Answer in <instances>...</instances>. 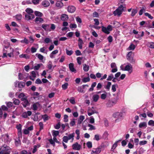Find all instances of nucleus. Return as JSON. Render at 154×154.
<instances>
[{
	"instance_id": "53",
	"label": "nucleus",
	"mask_w": 154,
	"mask_h": 154,
	"mask_svg": "<svg viewBox=\"0 0 154 154\" xmlns=\"http://www.w3.org/2000/svg\"><path fill=\"white\" fill-rule=\"evenodd\" d=\"M69 101L72 104H75V99L73 97H71L69 100Z\"/></svg>"
},
{
	"instance_id": "60",
	"label": "nucleus",
	"mask_w": 154,
	"mask_h": 154,
	"mask_svg": "<svg viewBox=\"0 0 154 154\" xmlns=\"http://www.w3.org/2000/svg\"><path fill=\"white\" fill-rule=\"evenodd\" d=\"M7 106L8 108H10L12 106L13 104L12 102H8L6 103Z\"/></svg>"
},
{
	"instance_id": "23",
	"label": "nucleus",
	"mask_w": 154,
	"mask_h": 154,
	"mask_svg": "<svg viewBox=\"0 0 154 154\" xmlns=\"http://www.w3.org/2000/svg\"><path fill=\"white\" fill-rule=\"evenodd\" d=\"M85 119V116H79L78 120V124H80L82 122V121Z\"/></svg>"
},
{
	"instance_id": "26",
	"label": "nucleus",
	"mask_w": 154,
	"mask_h": 154,
	"mask_svg": "<svg viewBox=\"0 0 154 154\" xmlns=\"http://www.w3.org/2000/svg\"><path fill=\"white\" fill-rule=\"evenodd\" d=\"M75 136V133H72L69 134L68 136H67V137L68 138L69 140L70 139L71 140V142H73L74 140V137Z\"/></svg>"
},
{
	"instance_id": "48",
	"label": "nucleus",
	"mask_w": 154,
	"mask_h": 154,
	"mask_svg": "<svg viewBox=\"0 0 154 154\" xmlns=\"http://www.w3.org/2000/svg\"><path fill=\"white\" fill-rule=\"evenodd\" d=\"M137 10L136 9H133L131 12V16L134 17L137 13Z\"/></svg>"
},
{
	"instance_id": "61",
	"label": "nucleus",
	"mask_w": 154,
	"mask_h": 154,
	"mask_svg": "<svg viewBox=\"0 0 154 154\" xmlns=\"http://www.w3.org/2000/svg\"><path fill=\"white\" fill-rule=\"evenodd\" d=\"M118 141H117L114 143L112 145L111 149H114L117 146Z\"/></svg>"
},
{
	"instance_id": "55",
	"label": "nucleus",
	"mask_w": 154,
	"mask_h": 154,
	"mask_svg": "<svg viewBox=\"0 0 154 154\" xmlns=\"http://www.w3.org/2000/svg\"><path fill=\"white\" fill-rule=\"evenodd\" d=\"M148 124L149 125L154 126V121L152 120H150L148 122Z\"/></svg>"
},
{
	"instance_id": "13",
	"label": "nucleus",
	"mask_w": 154,
	"mask_h": 154,
	"mask_svg": "<svg viewBox=\"0 0 154 154\" xmlns=\"http://www.w3.org/2000/svg\"><path fill=\"white\" fill-rule=\"evenodd\" d=\"M61 19L63 21H66L68 20L69 18L68 15L65 14H63L61 15L60 17Z\"/></svg>"
},
{
	"instance_id": "4",
	"label": "nucleus",
	"mask_w": 154,
	"mask_h": 154,
	"mask_svg": "<svg viewBox=\"0 0 154 154\" xmlns=\"http://www.w3.org/2000/svg\"><path fill=\"white\" fill-rule=\"evenodd\" d=\"M101 28L102 31L107 34H109L110 33V31H111L112 29V26L110 25H108L107 27L102 26Z\"/></svg>"
},
{
	"instance_id": "28",
	"label": "nucleus",
	"mask_w": 154,
	"mask_h": 154,
	"mask_svg": "<svg viewBox=\"0 0 154 154\" xmlns=\"http://www.w3.org/2000/svg\"><path fill=\"white\" fill-rule=\"evenodd\" d=\"M42 118L44 122L48 121L50 118V117L46 114L42 115Z\"/></svg>"
},
{
	"instance_id": "14",
	"label": "nucleus",
	"mask_w": 154,
	"mask_h": 154,
	"mask_svg": "<svg viewBox=\"0 0 154 154\" xmlns=\"http://www.w3.org/2000/svg\"><path fill=\"white\" fill-rule=\"evenodd\" d=\"M101 146H100L95 149L92 150V152L97 154H99L101 151Z\"/></svg>"
},
{
	"instance_id": "52",
	"label": "nucleus",
	"mask_w": 154,
	"mask_h": 154,
	"mask_svg": "<svg viewBox=\"0 0 154 154\" xmlns=\"http://www.w3.org/2000/svg\"><path fill=\"white\" fill-rule=\"evenodd\" d=\"M40 2V0H32V3H33L34 5L38 4Z\"/></svg>"
},
{
	"instance_id": "3",
	"label": "nucleus",
	"mask_w": 154,
	"mask_h": 154,
	"mask_svg": "<svg viewBox=\"0 0 154 154\" xmlns=\"http://www.w3.org/2000/svg\"><path fill=\"white\" fill-rule=\"evenodd\" d=\"M121 69L123 71H127L131 73L132 72V66L131 64L128 63L125 67L124 66V65H122L120 67Z\"/></svg>"
},
{
	"instance_id": "18",
	"label": "nucleus",
	"mask_w": 154,
	"mask_h": 154,
	"mask_svg": "<svg viewBox=\"0 0 154 154\" xmlns=\"http://www.w3.org/2000/svg\"><path fill=\"white\" fill-rule=\"evenodd\" d=\"M99 98V95L98 94H94L92 96V99L94 102H97Z\"/></svg>"
},
{
	"instance_id": "45",
	"label": "nucleus",
	"mask_w": 154,
	"mask_h": 154,
	"mask_svg": "<svg viewBox=\"0 0 154 154\" xmlns=\"http://www.w3.org/2000/svg\"><path fill=\"white\" fill-rule=\"evenodd\" d=\"M114 75L112 74H110L108 75V77L107 79L108 81H111L114 78Z\"/></svg>"
},
{
	"instance_id": "10",
	"label": "nucleus",
	"mask_w": 154,
	"mask_h": 154,
	"mask_svg": "<svg viewBox=\"0 0 154 154\" xmlns=\"http://www.w3.org/2000/svg\"><path fill=\"white\" fill-rule=\"evenodd\" d=\"M72 147L73 149L79 150L81 148V145L79 144L78 143H76L72 145Z\"/></svg>"
},
{
	"instance_id": "38",
	"label": "nucleus",
	"mask_w": 154,
	"mask_h": 154,
	"mask_svg": "<svg viewBox=\"0 0 154 154\" xmlns=\"http://www.w3.org/2000/svg\"><path fill=\"white\" fill-rule=\"evenodd\" d=\"M39 113L38 112L36 113L35 114L33 118V119L35 121H38V115H39Z\"/></svg>"
},
{
	"instance_id": "32",
	"label": "nucleus",
	"mask_w": 154,
	"mask_h": 154,
	"mask_svg": "<svg viewBox=\"0 0 154 154\" xmlns=\"http://www.w3.org/2000/svg\"><path fill=\"white\" fill-rule=\"evenodd\" d=\"M83 69L84 71L87 72L89 70V67L88 65H87L85 64H83Z\"/></svg>"
},
{
	"instance_id": "56",
	"label": "nucleus",
	"mask_w": 154,
	"mask_h": 154,
	"mask_svg": "<svg viewBox=\"0 0 154 154\" xmlns=\"http://www.w3.org/2000/svg\"><path fill=\"white\" fill-rule=\"evenodd\" d=\"M144 14L145 16L148 17L149 18L151 19H152L153 18V17H152L150 14L148 13H145Z\"/></svg>"
},
{
	"instance_id": "15",
	"label": "nucleus",
	"mask_w": 154,
	"mask_h": 154,
	"mask_svg": "<svg viewBox=\"0 0 154 154\" xmlns=\"http://www.w3.org/2000/svg\"><path fill=\"white\" fill-rule=\"evenodd\" d=\"M42 4L44 7H47L50 5V3L48 1L45 0L42 2Z\"/></svg>"
},
{
	"instance_id": "62",
	"label": "nucleus",
	"mask_w": 154,
	"mask_h": 154,
	"mask_svg": "<svg viewBox=\"0 0 154 154\" xmlns=\"http://www.w3.org/2000/svg\"><path fill=\"white\" fill-rule=\"evenodd\" d=\"M68 116L67 115L65 114L64 116V121L65 122H67L68 121Z\"/></svg>"
},
{
	"instance_id": "7",
	"label": "nucleus",
	"mask_w": 154,
	"mask_h": 154,
	"mask_svg": "<svg viewBox=\"0 0 154 154\" xmlns=\"http://www.w3.org/2000/svg\"><path fill=\"white\" fill-rule=\"evenodd\" d=\"M132 54V52L130 51L127 55V59L131 63L135 62V60H134L133 57L131 56Z\"/></svg>"
},
{
	"instance_id": "31",
	"label": "nucleus",
	"mask_w": 154,
	"mask_h": 154,
	"mask_svg": "<svg viewBox=\"0 0 154 154\" xmlns=\"http://www.w3.org/2000/svg\"><path fill=\"white\" fill-rule=\"evenodd\" d=\"M135 47L134 45L131 44L130 45L128 48L127 50L128 51H130L131 50H134L135 48Z\"/></svg>"
},
{
	"instance_id": "16",
	"label": "nucleus",
	"mask_w": 154,
	"mask_h": 154,
	"mask_svg": "<svg viewBox=\"0 0 154 154\" xmlns=\"http://www.w3.org/2000/svg\"><path fill=\"white\" fill-rule=\"evenodd\" d=\"M10 53L8 54V56L10 57H13L14 56L13 52H14V49L10 47Z\"/></svg>"
},
{
	"instance_id": "5",
	"label": "nucleus",
	"mask_w": 154,
	"mask_h": 154,
	"mask_svg": "<svg viewBox=\"0 0 154 154\" xmlns=\"http://www.w3.org/2000/svg\"><path fill=\"white\" fill-rule=\"evenodd\" d=\"M125 113V112L122 111L120 112H117L113 114V116L115 118L119 119L122 117Z\"/></svg>"
},
{
	"instance_id": "59",
	"label": "nucleus",
	"mask_w": 154,
	"mask_h": 154,
	"mask_svg": "<svg viewBox=\"0 0 154 154\" xmlns=\"http://www.w3.org/2000/svg\"><path fill=\"white\" fill-rule=\"evenodd\" d=\"M59 132L58 131H54L52 134L53 136H57L59 134Z\"/></svg>"
},
{
	"instance_id": "21",
	"label": "nucleus",
	"mask_w": 154,
	"mask_h": 154,
	"mask_svg": "<svg viewBox=\"0 0 154 154\" xmlns=\"http://www.w3.org/2000/svg\"><path fill=\"white\" fill-rule=\"evenodd\" d=\"M22 101H23L22 104L24 107H26L29 104V102L27 99V97L25 99V100Z\"/></svg>"
},
{
	"instance_id": "27",
	"label": "nucleus",
	"mask_w": 154,
	"mask_h": 154,
	"mask_svg": "<svg viewBox=\"0 0 154 154\" xmlns=\"http://www.w3.org/2000/svg\"><path fill=\"white\" fill-rule=\"evenodd\" d=\"M79 43H78V46L79 48L80 49H82V45L83 44V41L81 38H79L78 40Z\"/></svg>"
},
{
	"instance_id": "49",
	"label": "nucleus",
	"mask_w": 154,
	"mask_h": 154,
	"mask_svg": "<svg viewBox=\"0 0 154 154\" xmlns=\"http://www.w3.org/2000/svg\"><path fill=\"white\" fill-rule=\"evenodd\" d=\"M82 57H79L77 58V63L79 65H81V60L82 59Z\"/></svg>"
},
{
	"instance_id": "33",
	"label": "nucleus",
	"mask_w": 154,
	"mask_h": 154,
	"mask_svg": "<svg viewBox=\"0 0 154 154\" xmlns=\"http://www.w3.org/2000/svg\"><path fill=\"white\" fill-rule=\"evenodd\" d=\"M109 135V134L107 131H105L103 135V138L105 140H107Z\"/></svg>"
},
{
	"instance_id": "46",
	"label": "nucleus",
	"mask_w": 154,
	"mask_h": 154,
	"mask_svg": "<svg viewBox=\"0 0 154 154\" xmlns=\"http://www.w3.org/2000/svg\"><path fill=\"white\" fill-rule=\"evenodd\" d=\"M66 54L70 56L73 53V51L72 50L69 51L67 49H66Z\"/></svg>"
},
{
	"instance_id": "37",
	"label": "nucleus",
	"mask_w": 154,
	"mask_h": 154,
	"mask_svg": "<svg viewBox=\"0 0 154 154\" xmlns=\"http://www.w3.org/2000/svg\"><path fill=\"white\" fill-rule=\"evenodd\" d=\"M20 42L23 43H25L27 44L29 43L28 40L26 38H25L23 39L22 40L20 41Z\"/></svg>"
},
{
	"instance_id": "51",
	"label": "nucleus",
	"mask_w": 154,
	"mask_h": 154,
	"mask_svg": "<svg viewBox=\"0 0 154 154\" xmlns=\"http://www.w3.org/2000/svg\"><path fill=\"white\" fill-rule=\"evenodd\" d=\"M88 126L90 127V128L89 129V130L91 131L92 130H94L96 129L95 126L91 124H88Z\"/></svg>"
},
{
	"instance_id": "2",
	"label": "nucleus",
	"mask_w": 154,
	"mask_h": 154,
	"mask_svg": "<svg viewBox=\"0 0 154 154\" xmlns=\"http://www.w3.org/2000/svg\"><path fill=\"white\" fill-rule=\"evenodd\" d=\"M124 7L122 5L120 6L113 12V14L115 16L120 17L124 11Z\"/></svg>"
},
{
	"instance_id": "36",
	"label": "nucleus",
	"mask_w": 154,
	"mask_h": 154,
	"mask_svg": "<svg viewBox=\"0 0 154 154\" xmlns=\"http://www.w3.org/2000/svg\"><path fill=\"white\" fill-rule=\"evenodd\" d=\"M32 4L31 2L29 0H26L23 1L22 2V4L23 5H26L31 4Z\"/></svg>"
},
{
	"instance_id": "43",
	"label": "nucleus",
	"mask_w": 154,
	"mask_h": 154,
	"mask_svg": "<svg viewBox=\"0 0 154 154\" xmlns=\"http://www.w3.org/2000/svg\"><path fill=\"white\" fill-rule=\"evenodd\" d=\"M35 55L38 57V58L40 60H42L43 59L44 57L41 54L37 53Z\"/></svg>"
},
{
	"instance_id": "54",
	"label": "nucleus",
	"mask_w": 154,
	"mask_h": 154,
	"mask_svg": "<svg viewBox=\"0 0 154 154\" xmlns=\"http://www.w3.org/2000/svg\"><path fill=\"white\" fill-rule=\"evenodd\" d=\"M51 41V39L48 38H46L44 39V42L46 44L49 43Z\"/></svg>"
},
{
	"instance_id": "39",
	"label": "nucleus",
	"mask_w": 154,
	"mask_h": 154,
	"mask_svg": "<svg viewBox=\"0 0 154 154\" xmlns=\"http://www.w3.org/2000/svg\"><path fill=\"white\" fill-rule=\"evenodd\" d=\"M34 14L36 16L39 17H42L43 15L42 13L38 11H35Z\"/></svg>"
},
{
	"instance_id": "11",
	"label": "nucleus",
	"mask_w": 154,
	"mask_h": 154,
	"mask_svg": "<svg viewBox=\"0 0 154 154\" xmlns=\"http://www.w3.org/2000/svg\"><path fill=\"white\" fill-rule=\"evenodd\" d=\"M32 112L30 111H28L27 112H24L23 113L22 116L24 118H26L28 116H31Z\"/></svg>"
},
{
	"instance_id": "63",
	"label": "nucleus",
	"mask_w": 154,
	"mask_h": 154,
	"mask_svg": "<svg viewBox=\"0 0 154 154\" xmlns=\"http://www.w3.org/2000/svg\"><path fill=\"white\" fill-rule=\"evenodd\" d=\"M147 143V141L146 140H143L140 141L139 142V144L140 145H143L146 144Z\"/></svg>"
},
{
	"instance_id": "8",
	"label": "nucleus",
	"mask_w": 154,
	"mask_h": 154,
	"mask_svg": "<svg viewBox=\"0 0 154 154\" xmlns=\"http://www.w3.org/2000/svg\"><path fill=\"white\" fill-rule=\"evenodd\" d=\"M25 19L27 21L32 20L35 17L33 14H25Z\"/></svg>"
},
{
	"instance_id": "58",
	"label": "nucleus",
	"mask_w": 154,
	"mask_h": 154,
	"mask_svg": "<svg viewBox=\"0 0 154 154\" xmlns=\"http://www.w3.org/2000/svg\"><path fill=\"white\" fill-rule=\"evenodd\" d=\"M87 146V147L89 148H90L92 147V143L91 142H88L86 143Z\"/></svg>"
},
{
	"instance_id": "24",
	"label": "nucleus",
	"mask_w": 154,
	"mask_h": 154,
	"mask_svg": "<svg viewBox=\"0 0 154 154\" xmlns=\"http://www.w3.org/2000/svg\"><path fill=\"white\" fill-rule=\"evenodd\" d=\"M18 97L21 98V100H23L26 98L25 94L23 93H21L18 96Z\"/></svg>"
},
{
	"instance_id": "19",
	"label": "nucleus",
	"mask_w": 154,
	"mask_h": 154,
	"mask_svg": "<svg viewBox=\"0 0 154 154\" xmlns=\"http://www.w3.org/2000/svg\"><path fill=\"white\" fill-rule=\"evenodd\" d=\"M47 67L49 69L51 70L52 71L54 67V66H53L52 62L50 61L48 63Z\"/></svg>"
},
{
	"instance_id": "41",
	"label": "nucleus",
	"mask_w": 154,
	"mask_h": 154,
	"mask_svg": "<svg viewBox=\"0 0 154 154\" xmlns=\"http://www.w3.org/2000/svg\"><path fill=\"white\" fill-rule=\"evenodd\" d=\"M14 103L15 105H18L20 103V100L14 98L13 99Z\"/></svg>"
},
{
	"instance_id": "44",
	"label": "nucleus",
	"mask_w": 154,
	"mask_h": 154,
	"mask_svg": "<svg viewBox=\"0 0 154 154\" xmlns=\"http://www.w3.org/2000/svg\"><path fill=\"white\" fill-rule=\"evenodd\" d=\"M116 87H118V85L116 84L113 85H112V90L113 92H115L116 91Z\"/></svg>"
},
{
	"instance_id": "47",
	"label": "nucleus",
	"mask_w": 154,
	"mask_h": 154,
	"mask_svg": "<svg viewBox=\"0 0 154 154\" xmlns=\"http://www.w3.org/2000/svg\"><path fill=\"white\" fill-rule=\"evenodd\" d=\"M90 81V79L89 77H85L82 80L83 82L85 83L89 82Z\"/></svg>"
},
{
	"instance_id": "50",
	"label": "nucleus",
	"mask_w": 154,
	"mask_h": 154,
	"mask_svg": "<svg viewBox=\"0 0 154 154\" xmlns=\"http://www.w3.org/2000/svg\"><path fill=\"white\" fill-rule=\"evenodd\" d=\"M107 93L105 92V93L102 94L101 95V98L102 99H105L107 97Z\"/></svg>"
},
{
	"instance_id": "34",
	"label": "nucleus",
	"mask_w": 154,
	"mask_h": 154,
	"mask_svg": "<svg viewBox=\"0 0 154 154\" xmlns=\"http://www.w3.org/2000/svg\"><path fill=\"white\" fill-rule=\"evenodd\" d=\"M111 83L110 82H107L106 85L105 87V88L108 91H109Z\"/></svg>"
},
{
	"instance_id": "64",
	"label": "nucleus",
	"mask_w": 154,
	"mask_h": 154,
	"mask_svg": "<svg viewBox=\"0 0 154 154\" xmlns=\"http://www.w3.org/2000/svg\"><path fill=\"white\" fill-rule=\"evenodd\" d=\"M75 119H73L70 122V125L71 126H73L75 125Z\"/></svg>"
},
{
	"instance_id": "42",
	"label": "nucleus",
	"mask_w": 154,
	"mask_h": 154,
	"mask_svg": "<svg viewBox=\"0 0 154 154\" xmlns=\"http://www.w3.org/2000/svg\"><path fill=\"white\" fill-rule=\"evenodd\" d=\"M68 84L67 83H65L63 85H62V88L63 89L65 90L67 89L68 88Z\"/></svg>"
},
{
	"instance_id": "57",
	"label": "nucleus",
	"mask_w": 154,
	"mask_h": 154,
	"mask_svg": "<svg viewBox=\"0 0 154 154\" xmlns=\"http://www.w3.org/2000/svg\"><path fill=\"white\" fill-rule=\"evenodd\" d=\"M69 140L67 137V136H64L63 137V141L66 143H67L68 142Z\"/></svg>"
},
{
	"instance_id": "20",
	"label": "nucleus",
	"mask_w": 154,
	"mask_h": 154,
	"mask_svg": "<svg viewBox=\"0 0 154 154\" xmlns=\"http://www.w3.org/2000/svg\"><path fill=\"white\" fill-rule=\"evenodd\" d=\"M139 127L141 128H145L147 127L146 123L144 122H141L139 124Z\"/></svg>"
},
{
	"instance_id": "30",
	"label": "nucleus",
	"mask_w": 154,
	"mask_h": 154,
	"mask_svg": "<svg viewBox=\"0 0 154 154\" xmlns=\"http://www.w3.org/2000/svg\"><path fill=\"white\" fill-rule=\"evenodd\" d=\"M84 88H83V86H79L77 88V91L78 92L82 93H84L85 91L83 89Z\"/></svg>"
},
{
	"instance_id": "40",
	"label": "nucleus",
	"mask_w": 154,
	"mask_h": 154,
	"mask_svg": "<svg viewBox=\"0 0 154 154\" xmlns=\"http://www.w3.org/2000/svg\"><path fill=\"white\" fill-rule=\"evenodd\" d=\"M147 46L150 48H154V42H150L147 44Z\"/></svg>"
},
{
	"instance_id": "1",
	"label": "nucleus",
	"mask_w": 154,
	"mask_h": 154,
	"mask_svg": "<svg viewBox=\"0 0 154 154\" xmlns=\"http://www.w3.org/2000/svg\"><path fill=\"white\" fill-rule=\"evenodd\" d=\"M0 150V154H9L11 152L10 147L5 145L1 146Z\"/></svg>"
},
{
	"instance_id": "35",
	"label": "nucleus",
	"mask_w": 154,
	"mask_h": 154,
	"mask_svg": "<svg viewBox=\"0 0 154 154\" xmlns=\"http://www.w3.org/2000/svg\"><path fill=\"white\" fill-rule=\"evenodd\" d=\"M25 85V83L21 82H19L18 84V87L20 88H23Z\"/></svg>"
},
{
	"instance_id": "25",
	"label": "nucleus",
	"mask_w": 154,
	"mask_h": 154,
	"mask_svg": "<svg viewBox=\"0 0 154 154\" xmlns=\"http://www.w3.org/2000/svg\"><path fill=\"white\" fill-rule=\"evenodd\" d=\"M27 14H33L34 11L31 8H27L25 10Z\"/></svg>"
},
{
	"instance_id": "22",
	"label": "nucleus",
	"mask_w": 154,
	"mask_h": 154,
	"mask_svg": "<svg viewBox=\"0 0 154 154\" xmlns=\"http://www.w3.org/2000/svg\"><path fill=\"white\" fill-rule=\"evenodd\" d=\"M35 21L37 22L38 23H43L44 22L43 19L40 17H36L35 20Z\"/></svg>"
},
{
	"instance_id": "29",
	"label": "nucleus",
	"mask_w": 154,
	"mask_h": 154,
	"mask_svg": "<svg viewBox=\"0 0 154 154\" xmlns=\"http://www.w3.org/2000/svg\"><path fill=\"white\" fill-rule=\"evenodd\" d=\"M15 17L17 20L20 21L22 18V15L20 14H17L15 16Z\"/></svg>"
},
{
	"instance_id": "12",
	"label": "nucleus",
	"mask_w": 154,
	"mask_h": 154,
	"mask_svg": "<svg viewBox=\"0 0 154 154\" xmlns=\"http://www.w3.org/2000/svg\"><path fill=\"white\" fill-rule=\"evenodd\" d=\"M76 8L73 6H69L68 8V11L71 13H72L75 12Z\"/></svg>"
},
{
	"instance_id": "9",
	"label": "nucleus",
	"mask_w": 154,
	"mask_h": 154,
	"mask_svg": "<svg viewBox=\"0 0 154 154\" xmlns=\"http://www.w3.org/2000/svg\"><path fill=\"white\" fill-rule=\"evenodd\" d=\"M42 27L45 31H51L50 25L49 24H43L42 25Z\"/></svg>"
},
{
	"instance_id": "17",
	"label": "nucleus",
	"mask_w": 154,
	"mask_h": 154,
	"mask_svg": "<svg viewBox=\"0 0 154 154\" xmlns=\"http://www.w3.org/2000/svg\"><path fill=\"white\" fill-rule=\"evenodd\" d=\"M69 68L71 72H75L76 70L74 67V65L73 63H71L69 64Z\"/></svg>"
},
{
	"instance_id": "6",
	"label": "nucleus",
	"mask_w": 154,
	"mask_h": 154,
	"mask_svg": "<svg viewBox=\"0 0 154 154\" xmlns=\"http://www.w3.org/2000/svg\"><path fill=\"white\" fill-rule=\"evenodd\" d=\"M97 113V111L95 109V108L94 107L92 108L90 107H88V115L89 116H91L92 114Z\"/></svg>"
}]
</instances>
